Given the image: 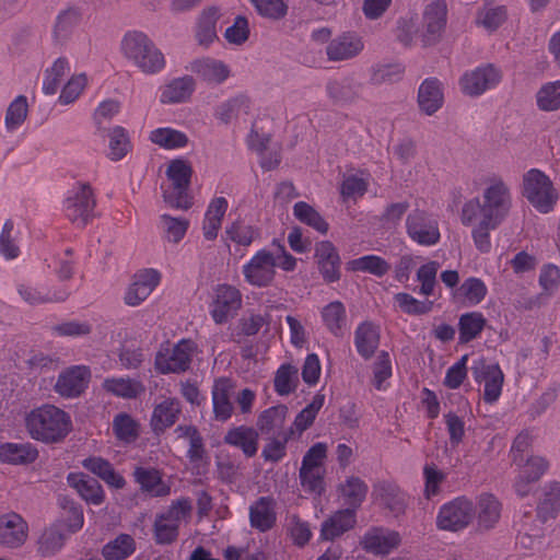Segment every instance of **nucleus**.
Returning <instances> with one entry per match:
<instances>
[{
  "label": "nucleus",
  "instance_id": "obj_14",
  "mask_svg": "<svg viewBox=\"0 0 560 560\" xmlns=\"http://www.w3.org/2000/svg\"><path fill=\"white\" fill-rule=\"evenodd\" d=\"M90 377L91 373L86 366H71L59 374L54 388L62 397H78L86 388Z\"/></svg>",
  "mask_w": 560,
  "mask_h": 560
},
{
  "label": "nucleus",
  "instance_id": "obj_41",
  "mask_svg": "<svg viewBox=\"0 0 560 560\" xmlns=\"http://www.w3.org/2000/svg\"><path fill=\"white\" fill-rule=\"evenodd\" d=\"M38 456L36 448L30 444L7 443L0 446V459L9 464H30Z\"/></svg>",
  "mask_w": 560,
  "mask_h": 560
},
{
  "label": "nucleus",
  "instance_id": "obj_40",
  "mask_svg": "<svg viewBox=\"0 0 560 560\" xmlns=\"http://www.w3.org/2000/svg\"><path fill=\"white\" fill-rule=\"evenodd\" d=\"M69 482L86 502L95 505L103 502L104 493L96 479L75 475L69 477Z\"/></svg>",
  "mask_w": 560,
  "mask_h": 560
},
{
  "label": "nucleus",
  "instance_id": "obj_46",
  "mask_svg": "<svg viewBox=\"0 0 560 560\" xmlns=\"http://www.w3.org/2000/svg\"><path fill=\"white\" fill-rule=\"evenodd\" d=\"M136 549V544L130 535L121 534L103 547V556L106 560H124Z\"/></svg>",
  "mask_w": 560,
  "mask_h": 560
},
{
  "label": "nucleus",
  "instance_id": "obj_2",
  "mask_svg": "<svg viewBox=\"0 0 560 560\" xmlns=\"http://www.w3.org/2000/svg\"><path fill=\"white\" fill-rule=\"evenodd\" d=\"M25 422L31 436L46 443H56L63 440L71 430L69 416L52 405L32 410Z\"/></svg>",
  "mask_w": 560,
  "mask_h": 560
},
{
  "label": "nucleus",
  "instance_id": "obj_53",
  "mask_svg": "<svg viewBox=\"0 0 560 560\" xmlns=\"http://www.w3.org/2000/svg\"><path fill=\"white\" fill-rule=\"evenodd\" d=\"M325 396L323 394H316L312 401L296 416L293 427L299 432L305 431L315 420V417L319 409L323 407Z\"/></svg>",
  "mask_w": 560,
  "mask_h": 560
},
{
  "label": "nucleus",
  "instance_id": "obj_4",
  "mask_svg": "<svg viewBox=\"0 0 560 560\" xmlns=\"http://www.w3.org/2000/svg\"><path fill=\"white\" fill-rule=\"evenodd\" d=\"M482 198V202L479 198H475L464 205L462 222L466 225L476 223L472 230L475 244L480 250L488 252L490 248V187L485 189Z\"/></svg>",
  "mask_w": 560,
  "mask_h": 560
},
{
  "label": "nucleus",
  "instance_id": "obj_5",
  "mask_svg": "<svg viewBox=\"0 0 560 560\" xmlns=\"http://www.w3.org/2000/svg\"><path fill=\"white\" fill-rule=\"evenodd\" d=\"M191 173V166L187 161L176 159L170 162L166 175L172 182V190L163 192L165 203L182 210H188L191 207V196L188 194Z\"/></svg>",
  "mask_w": 560,
  "mask_h": 560
},
{
  "label": "nucleus",
  "instance_id": "obj_24",
  "mask_svg": "<svg viewBox=\"0 0 560 560\" xmlns=\"http://www.w3.org/2000/svg\"><path fill=\"white\" fill-rule=\"evenodd\" d=\"M315 256L324 279L328 282L338 280L340 258L335 246L328 241L319 242L315 247Z\"/></svg>",
  "mask_w": 560,
  "mask_h": 560
},
{
  "label": "nucleus",
  "instance_id": "obj_34",
  "mask_svg": "<svg viewBox=\"0 0 560 560\" xmlns=\"http://www.w3.org/2000/svg\"><path fill=\"white\" fill-rule=\"evenodd\" d=\"M354 343L364 359L372 358L380 343L378 327L370 322L362 323L355 330Z\"/></svg>",
  "mask_w": 560,
  "mask_h": 560
},
{
  "label": "nucleus",
  "instance_id": "obj_11",
  "mask_svg": "<svg viewBox=\"0 0 560 560\" xmlns=\"http://www.w3.org/2000/svg\"><path fill=\"white\" fill-rule=\"evenodd\" d=\"M535 517L533 510L522 512L517 521L516 544L525 550H539L544 544V524Z\"/></svg>",
  "mask_w": 560,
  "mask_h": 560
},
{
  "label": "nucleus",
  "instance_id": "obj_23",
  "mask_svg": "<svg viewBox=\"0 0 560 560\" xmlns=\"http://www.w3.org/2000/svg\"><path fill=\"white\" fill-rule=\"evenodd\" d=\"M373 494L376 502L393 515L399 516L405 513L407 498L396 485L381 482L375 487Z\"/></svg>",
  "mask_w": 560,
  "mask_h": 560
},
{
  "label": "nucleus",
  "instance_id": "obj_22",
  "mask_svg": "<svg viewBox=\"0 0 560 560\" xmlns=\"http://www.w3.org/2000/svg\"><path fill=\"white\" fill-rule=\"evenodd\" d=\"M418 105L420 110L432 116L444 103V93L442 83L434 78L424 80L418 91Z\"/></svg>",
  "mask_w": 560,
  "mask_h": 560
},
{
  "label": "nucleus",
  "instance_id": "obj_62",
  "mask_svg": "<svg viewBox=\"0 0 560 560\" xmlns=\"http://www.w3.org/2000/svg\"><path fill=\"white\" fill-rule=\"evenodd\" d=\"M532 444L533 434L529 430H523L516 435L511 446V456L514 465L521 466L524 458L527 457Z\"/></svg>",
  "mask_w": 560,
  "mask_h": 560
},
{
  "label": "nucleus",
  "instance_id": "obj_42",
  "mask_svg": "<svg viewBox=\"0 0 560 560\" xmlns=\"http://www.w3.org/2000/svg\"><path fill=\"white\" fill-rule=\"evenodd\" d=\"M103 387L106 392L127 399L136 398L144 392V386L139 381L129 377L106 378Z\"/></svg>",
  "mask_w": 560,
  "mask_h": 560
},
{
  "label": "nucleus",
  "instance_id": "obj_57",
  "mask_svg": "<svg viewBox=\"0 0 560 560\" xmlns=\"http://www.w3.org/2000/svg\"><path fill=\"white\" fill-rule=\"evenodd\" d=\"M130 149V142L126 130L115 127L109 135V156L114 161L122 159Z\"/></svg>",
  "mask_w": 560,
  "mask_h": 560
},
{
  "label": "nucleus",
  "instance_id": "obj_32",
  "mask_svg": "<svg viewBox=\"0 0 560 560\" xmlns=\"http://www.w3.org/2000/svg\"><path fill=\"white\" fill-rule=\"evenodd\" d=\"M195 90V80L185 75L172 80L161 93L160 101L163 104H176L187 102Z\"/></svg>",
  "mask_w": 560,
  "mask_h": 560
},
{
  "label": "nucleus",
  "instance_id": "obj_39",
  "mask_svg": "<svg viewBox=\"0 0 560 560\" xmlns=\"http://www.w3.org/2000/svg\"><path fill=\"white\" fill-rule=\"evenodd\" d=\"M180 412L179 402L174 399H165L153 411L151 424L155 432L164 431L173 425Z\"/></svg>",
  "mask_w": 560,
  "mask_h": 560
},
{
  "label": "nucleus",
  "instance_id": "obj_9",
  "mask_svg": "<svg viewBox=\"0 0 560 560\" xmlns=\"http://www.w3.org/2000/svg\"><path fill=\"white\" fill-rule=\"evenodd\" d=\"M196 345L189 339H183L173 348L160 351L155 357V368L161 373H182L189 369Z\"/></svg>",
  "mask_w": 560,
  "mask_h": 560
},
{
  "label": "nucleus",
  "instance_id": "obj_44",
  "mask_svg": "<svg viewBox=\"0 0 560 560\" xmlns=\"http://www.w3.org/2000/svg\"><path fill=\"white\" fill-rule=\"evenodd\" d=\"M189 226V220L186 218H176L170 214H162L160 217V229L165 240L173 244H178Z\"/></svg>",
  "mask_w": 560,
  "mask_h": 560
},
{
  "label": "nucleus",
  "instance_id": "obj_28",
  "mask_svg": "<svg viewBox=\"0 0 560 560\" xmlns=\"http://www.w3.org/2000/svg\"><path fill=\"white\" fill-rule=\"evenodd\" d=\"M224 443L238 447L247 457H253L258 450V432L245 425L233 428L224 435Z\"/></svg>",
  "mask_w": 560,
  "mask_h": 560
},
{
  "label": "nucleus",
  "instance_id": "obj_59",
  "mask_svg": "<svg viewBox=\"0 0 560 560\" xmlns=\"http://www.w3.org/2000/svg\"><path fill=\"white\" fill-rule=\"evenodd\" d=\"M486 294V284L476 278L467 279L455 292V296H464L471 304L479 303Z\"/></svg>",
  "mask_w": 560,
  "mask_h": 560
},
{
  "label": "nucleus",
  "instance_id": "obj_61",
  "mask_svg": "<svg viewBox=\"0 0 560 560\" xmlns=\"http://www.w3.org/2000/svg\"><path fill=\"white\" fill-rule=\"evenodd\" d=\"M86 83L88 78L84 73L72 75L61 90L59 96L60 103L68 105L74 102L86 86Z\"/></svg>",
  "mask_w": 560,
  "mask_h": 560
},
{
  "label": "nucleus",
  "instance_id": "obj_8",
  "mask_svg": "<svg viewBox=\"0 0 560 560\" xmlns=\"http://www.w3.org/2000/svg\"><path fill=\"white\" fill-rule=\"evenodd\" d=\"M474 515L472 503L459 497L440 508L436 516V526L441 530L458 532L470 524Z\"/></svg>",
  "mask_w": 560,
  "mask_h": 560
},
{
  "label": "nucleus",
  "instance_id": "obj_16",
  "mask_svg": "<svg viewBox=\"0 0 560 560\" xmlns=\"http://www.w3.org/2000/svg\"><path fill=\"white\" fill-rule=\"evenodd\" d=\"M407 232L421 245H434L440 240L438 223L421 211H415L408 215Z\"/></svg>",
  "mask_w": 560,
  "mask_h": 560
},
{
  "label": "nucleus",
  "instance_id": "obj_49",
  "mask_svg": "<svg viewBox=\"0 0 560 560\" xmlns=\"http://www.w3.org/2000/svg\"><path fill=\"white\" fill-rule=\"evenodd\" d=\"M293 213L302 223L312 226L323 234L327 233L328 223L311 205L300 201L294 205Z\"/></svg>",
  "mask_w": 560,
  "mask_h": 560
},
{
  "label": "nucleus",
  "instance_id": "obj_50",
  "mask_svg": "<svg viewBox=\"0 0 560 560\" xmlns=\"http://www.w3.org/2000/svg\"><path fill=\"white\" fill-rule=\"evenodd\" d=\"M69 62L66 58H58L52 66L46 70V77L43 83V90L46 94H55L60 85L62 78L69 72Z\"/></svg>",
  "mask_w": 560,
  "mask_h": 560
},
{
  "label": "nucleus",
  "instance_id": "obj_51",
  "mask_svg": "<svg viewBox=\"0 0 560 560\" xmlns=\"http://www.w3.org/2000/svg\"><path fill=\"white\" fill-rule=\"evenodd\" d=\"M349 269L353 271L370 272L375 276H383L389 270V265L381 257L369 255L348 262Z\"/></svg>",
  "mask_w": 560,
  "mask_h": 560
},
{
  "label": "nucleus",
  "instance_id": "obj_63",
  "mask_svg": "<svg viewBox=\"0 0 560 560\" xmlns=\"http://www.w3.org/2000/svg\"><path fill=\"white\" fill-rule=\"evenodd\" d=\"M113 428L116 436L119 440L131 442L137 435V423L135 420L127 413H119L115 417L113 422Z\"/></svg>",
  "mask_w": 560,
  "mask_h": 560
},
{
  "label": "nucleus",
  "instance_id": "obj_45",
  "mask_svg": "<svg viewBox=\"0 0 560 560\" xmlns=\"http://www.w3.org/2000/svg\"><path fill=\"white\" fill-rule=\"evenodd\" d=\"M536 104L544 112L558 110L560 108V80L542 84L536 93Z\"/></svg>",
  "mask_w": 560,
  "mask_h": 560
},
{
  "label": "nucleus",
  "instance_id": "obj_31",
  "mask_svg": "<svg viewBox=\"0 0 560 560\" xmlns=\"http://www.w3.org/2000/svg\"><path fill=\"white\" fill-rule=\"evenodd\" d=\"M489 82L490 66H482L465 72L459 79V86L465 95L476 97L487 91Z\"/></svg>",
  "mask_w": 560,
  "mask_h": 560
},
{
  "label": "nucleus",
  "instance_id": "obj_37",
  "mask_svg": "<svg viewBox=\"0 0 560 560\" xmlns=\"http://www.w3.org/2000/svg\"><path fill=\"white\" fill-rule=\"evenodd\" d=\"M288 408L284 405L271 407L261 412L258 418L257 427L264 434H276L283 433V424L285 422ZM285 432H289L287 430Z\"/></svg>",
  "mask_w": 560,
  "mask_h": 560
},
{
  "label": "nucleus",
  "instance_id": "obj_27",
  "mask_svg": "<svg viewBox=\"0 0 560 560\" xmlns=\"http://www.w3.org/2000/svg\"><path fill=\"white\" fill-rule=\"evenodd\" d=\"M250 525L259 532H267L276 524L275 501L262 497L249 508Z\"/></svg>",
  "mask_w": 560,
  "mask_h": 560
},
{
  "label": "nucleus",
  "instance_id": "obj_55",
  "mask_svg": "<svg viewBox=\"0 0 560 560\" xmlns=\"http://www.w3.org/2000/svg\"><path fill=\"white\" fill-rule=\"evenodd\" d=\"M294 429L290 428L289 432L279 433L262 450V457L269 462H278L285 454V444L293 435Z\"/></svg>",
  "mask_w": 560,
  "mask_h": 560
},
{
  "label": "nucleus",
  "instance_id": "obj_48",
  "mask_svg": "<svg viewBox=\"0 0 560 560\" xmlns=\"http://www.w3.org/2000/svg\"><path fill=\"white\" fill-rule=\"evenodd\" d=\"M150 140L165 149L183 148L187 144V136L172 128H159L150 133Z\"/></svg>",
  "mask_w": 560,
  "mask_h": 560
},
{
  "label": "nucleus",
  "instance_id": "obj_15",
  "mask_svg": "<svg viewBox=\"0 0 560 560\" xmlns=\"http://www.w3.org/2000/svg\"><path fill=\"white\" fill-rule=\"evenodd\" d=\"M161 276L154 269H145L133 277V281L127 288L124 302L131 307L144 302L160 283Z\"/></svg>",
  "mask_w": 560,
  "mask_h": 560
},
{
  "label": "nucleus",
  "instance_id": "obj_26",
  "mask_svg": "<svg viewBox=\"0 0 560 560\" xmlns=\"http://www.w3.org/2000/svg\"><path fill=\"white\" fill-rule=\"evenodd\" d=\"M234 392V384L229 378H219L212 388V402L215 419L225 421L233 412L231 398Z\"/></svg>",
  "mask_w": 560,
  "mask_h": 560
},
{
  "label": "nucleus",
  "instance_id": "obj_29",
  "mask_svg": "<svg viewBox=\"0 0 560 560\" xmlns=\"http://www.w3.org/2000/svg\"><path fill=\"white\" fill-rule=\"evenodd\" d=\"M337 490L345 504L348 505L347 509L355 512L365 500L369 487L360 477L349 476L339 483Z\"/></svg>",
  "mask_w": 560,
  "mask_h": 560
},
{
  "label": "nucleus",
  "instance_id": "obj_36",
  "mask_svg": "<svg viewBox=\"0 0 560 560\" xmlns=\"http://www.w3.org/2000/svg\"><path fill=\"white\" fill-rule=\"evenodd\" d=\"M218 10L208 8L203 10L196 26V40L201 47H209L217 39Z\"/></svg>",
  "mask_w": 560,
  "mask_h": 560
},
{
  "label": "nucleus",
  "instance_id": "obj_21",
  "mask_svg": "<svg viewBox=\"0 0 560 560\" xmlns=\"http://www.w3.org/2000/svg\"><path fill=\"white\" fill-rule=\"evenodd\" d=\"M363 47V42L358 35L345 33L328 44L326 54L331 61H343L358 56Z\"/></svg>",
  "mask_w": 560,
  "mask_h": 560
},
{
  "label": "nucleus",
  "instance_id": "obj_7",
  "mask_svg": "<svg viewBox=\"0 0 560 560\" xmlns=\"http://www.w3.org/2000/svg\"><path fill=\"white\" fill-rule=\"evenodd\" d=\"M447 3L445 0H432L422 12L420 38L423 46L438 44L447 23Z\"/></svg>",
  "mask_w": 560,
  "mask_h": 560
},
{
  "label": "nucleus",
  "instance_id": "obj_25",
  "mask_svg": "<svg viewBox=\"0 0 560 560\" xmlns=\"http://www.w3.org/2000/svg\"><path fill=\"white\" fill-rule=\"evenodd\" d=\"M511 207L510 187L500 177L492 176V230L505 220Z\"/></svg>",
  "mask_w": 560,
  "mask_h": 560
},
{
  "label": "nucleus",
  "instance_id": "obj_64",
  "mask_svg": "<svg viewBox=\"0 0 560 560\" xmlns=\"http://www.w3.org/2000/svg\"><path fill=\"white\" fill-rule=\"evenodd\" d=\"M323 318L328 329L338 335L345 324V307L340 302H332L323 311Z\"/></svg>",
  "mask_w": 560,
  "mask_h": 560
},
{
  "label": "nucleus",
  "instance_id": "obj_30",
  "mask_svg": "<svg viewBox=\"0 0 560 560\" xmlns=\"http://www.w3.org/2000/svg\"><path fill=\"white\" fill-rule=\"evenodd\" d=\"M355 524V512L345 509L336 512L329 520L322 525L320 537L324 540H332L351 529Z\"/></svg>",
  "mask_w": 560,
  "mask_h": 560
},
{
  "label": "nucleus",
  "instance_id": "obj_43",
  "mask_svg": "<svg viewBox=\"0 0 560 560\" xmlns=\"http://www.w3.org/2000/svg\"><path fill=\"white\" fill-rule=\"evenodd\" d=\"M65 535L57 525L43 530L37 540V551L43 557H50L58 552L65 544Z\"/></svg>",
  "mask_w": 560,
  "mask_h": 560
},
{
  "label": "nucleus",
  "instance_id": "obj_20",
  "mask_svg": "<svg viewBox=\"0 0 560 560\" xmlns=\"http://www.w3.org/2000/svg\"><path fill=\"white\" fill-rule=\"evenodd\" d=\"M188 69L209 84H221L230 77V68L223 61L203 57L190 62Z\"/></svg>",
  "mask_w": 560,
  "mask_h": 560
},
{
  "label": "nucleus",
  "instance_id": "obj_58",
  "mask_svg": "<svg viewBox=\"0 0 560 560\" xmlns=\"http://www.w3.org/2000/svg\"><path fill=\"white\" fill-rule=\"evenodd\" d=\"M19 292L23 300L31 305L63 301L68 295L66 292L57 294L51 292H43L39 289L28 287L20 288Z\"/></svg>",
  "mask_w": 560,
  "mask_h": 560
},
{
  "label": "nucleus",
  "instance_id": "obj_18",
  "mask_svg": "<svg viewBox=\"0 0 560 560\" xmlns=\"http://www.w3.org/2000/svg\"><path fill=\"white\" fill-rule=\"evenodd\" d=\"M242 305V295L240 291L231 285H219L215 291V299L211 311L212 318L217 324L225 323L232 313L236 312Z\"/></svg>",
  "mask_w": 560,
  "mask_h": 560
},
{
  "label": "nucleus",
  "instance_id": "obj_3",
  "mask_svg": "<svg viewBox=\"0 0 560 560\" xmlns=\"http://www.w3.org/2000/svg\"><path fill=\"white\" fill-rule=\"evenodd\" d=\"M523 195L542 214L551 212L558 201V192L551 179L537 168L524 174Z\"/></svg>",
  "mask_w": 560,
  "mask_h": 560
},
{
  "label": "nucleus",
  "instance_id": "obj_54",
  "mask_svg": "<svg viewBox=\"0 0 560 560\" xmlns=\"http://www.w3.org/2000/svg\"><path fill=\"white\" fill-rule=\"evenodd\" d=\"M298 369L292 365H282L275 377V388L280 395L293 392L298 384Z\"/></svg>",
  "mask_w": 560,
  "mask_h": 560
},
{
  "label": "nucleus",
  "instance_id": "obj_19",
  "mask_svg": "<svg viewBox=\"0 0 560 560\" xmlns=\"http://www.w3.org/2000/svg\"><path fill=\"white\" fill-rule=\"evenodd\" d=\"M362 548L373 555H388L400 544V536L395 530L374 527L368 530L360 541Z\"/></svg>",
  "mask_w": 560,
  "mask_h": 560
},
{
  "label": "nucleus",
  "instance_id": "obj_1",
  "mask_svg": "<svg viewBox=\"0 0 560 560\" xmlns=\"http://www.w3.org/2000/svg\"><path fill=\"white\" fill-rule=\"evenodd\" d=\"M120 50L125 59L143 74L159 73L166 63L161 49L140 31L126 33L120 42Z\"/></svg>",
  "mask_w": 560,
  "mask_h": 560
},
{
  "label": "nucleus",
  "instance_id": "obj_6",
  "mask_svg": "<svg viewBox=\"0 0 560 560\" xmlns=\"http://www.w3.org/2000/svg\"><path fill=\"white\" fill-rule=\"evenodd\" d=\"M191 503L188 499H179L168 510L155 517L153 533L156 544L168 545L177 539L178 528L183 521L191 513Z\"/></svg>",
  "mask_w": 560,
  "mask_h": 560
},
{
  "label": "nucleus",
  "instance_id": "obj_33",
  "mask_svg": "<svg viewBox=\"0 0 560 560\" xmlns=\"http://www.w3.org/2000/svg\"><path fill=\"white\" fill-rule=\"evenodd\" d=\"M560 510V482L550 481L542 489V499L537 505L535 517L547 522L557 515Z\"/></svg>",
  "mask_w": 560,
  "mask_h": 560
},
{
  "label": "nucleus",
  "instance_id": "obj_52",
  "mask_svg": "<svg viewBox=\"0 0 560 560\" xmlns=\"http://www.w3.org/2000/svg\"><path fill=\"white\" fill-rule=\"evenodd\" d=\"M325 470L300 468L299 478L303 490L320 497L325 492Z\"/></svg>",
  "mask_w": 560,
  "mask_h": 560
},
{
  "label": "nucleus",
  "instance_id": "obj_56",
  "mask_svg": "<svg viewBox=\"0 0 560 560\" xmlns=\"http://www.w3.org/2000/svg\"><path fill=\"white\" fill-rule=\"evenodd\" d=\"M404 73V67L399 63L381 65L373 68L371 73V83L381 85L398 81Z\"/></svg>",
  "mask_w": 560,
  "mask_h": 560
},
{
  "label": "nucleus",
  "instance_id": "obj_38",
  "mask_svg": "<svg viewBox=\"0 0 560 560\" xmlns=\"http://www.w3.org/2000/svg\"><path fill=\"white\" fill-rule=\"evenodd\" d=\"M226 208L228 202L222 197L215 198L211 201L202 226L203 236L207 240L212 241L218 236Z\"/></svg>",
  "mask_w": 560,
  "mask_h": 560
},
{
  "label": "nucleus",
  "instance_id": "obj_13",
  "mask_svg": "<svg viewBox=\"0 0 560 560\" xmlns=\"http://www.w3.org/2000/svg\"><path fill=\"white\" fill-rule=\"evenodd\" d=\"M520 472L515 479L514 488L520 497H526L535 485L547 471L549 464L546 458L537 455H530L524 458Z\"/></svg>",
  "mask_w": 560,
  "mask_h": 560
},
{
  "label": "nucleus",
  "instance_id": "obj_17",
  "mask_svg": "<svg viewBox=\"0 0 560 560\" xmlns=\"http://www.w3.org/2000/svg\"><path fill=\"white\" fill-rule=\"evenodd\" d=\"M68 217L74 223L85 225L95 208V199L89 184H80L73 197L67 200Z\"/></svg>",
  "mask_w": 560,
  "mask_h": 560
},
{
  "label": "nucleus",
  "instance_id": "obj_47",
  "mask_svg": "<svg viewBox=\"0 0 560 560\" xmlns=\"http://www.w3.org/2000/svg\"><path fill=\"white\" fill-rule=\"evenodd\" d=\"M486 318L479 313H467L460 316L459 341L465 343L476 338L486 326Z\"/></svg>",
  "mask_w": 560,
  "mask_h": 560
},
{
  "label": "nucleus",
  "instance_id": "obj_12",
  "mask_svg": "<svg viewBox=\"0 0 560 560\" xmlns=\"http://www.w3.org/2000/svg\"><path fill=\"white\" fill-rule=\"evenodd\" d=\"M28 537L26 521L15 512H9L0 516V545L16 549L25 544Z\"/></svg>",
  "mask_w": 560,
  "mask_h": 560
},
{
  "label": "nucleus",
  "instance_id": "obj_35",
  "mask_svg": "<svg viewBox=\"0 0 560 560\" xmlns=\"http://www.w3.org/2000/svg\"><path fill=\"white\" fill-rule=\"evenodd\" d=\"M133 477L143 491L154 497H165L170 493V487L162 481L161 474L155 468L136 467Z\"/></svg>",
  "mask_w": 560,
  "mask_h": 560
},
{
  "label": "nucleus",
  "instance_id": "obj_60",
  "mask_svg": "<svg viewBox=\"0 0 560 560\" xmlns=\"http://www.w3.org/2000/svg\"><path fill=\"white\" fill-rule=\"evenodd\" d=\"M538 282L546 298L552 295L559 288L560 269L553 264L545 265L540 270Z\"/></svg>",
  "mask_w": 560,
  "mask_h": 560
},
{
  "label": "nucleus",
  "instance_id": "obj_10",
  "mask_svg": "<svg viewBox=\"0 0 560 560\" xmlns=\"http://www.w3.org/2000/svg\"><path fill=\"white\" fill-rule=\"evenodd\" d=\"M276 255L268 250H259L243 267V275L248 283L255 287H268L276 276Z\"/></svg>",
  "mask_w": 560,
  "mask_h": 560
}]
</instances>
